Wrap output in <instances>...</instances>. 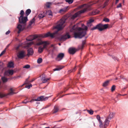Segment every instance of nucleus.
Segmentation results:
<instances>
[{"instance_id":"f257e3e1","label":"nucleus","mask_w":128,"mask_h":128,"mask_svg":"<svg viewBox=\"0 0 128 128\" xmlns=\"http://www.w3.org/2000/svg\"><path fill=\"white\" fill-rule=\"evenodd\" d=\"M66 20V18H63L59 21L57 25L54 27V29H56V30L53 33H51L50 32H48L45 34L38 35H31L27 38L26 40L28 41H31L36 38H38L39 40L40 38L50 37L52 38H55L60 41H64L67 39L70 38V36L68 33L63 35L60 36L58 35V32L62 30L64 27V24Z\"/></svg>"},{"instance_id":"f03ea898","label":"nucleus","mask_w":128,"mask_h":128,"mask_svg":"<svg viewBox=\"0 0 128 128\" xmlns=\"http://www.w3.org/2000/svg\"><path fill=\"white\" fill-rule=\"evenodd\" d=\"M18 20L20 24L18 25L17 28L18 30L17 33L19 34L25 28L26 22L28 20L27 16L19 17L18 18Z\"/></svg>"},{"instance_id":"7ed1b4c3","label":"nucleus","mask_w":128,"mask_h":128,"mask_svg":"<svg viewBox=\"0 0 128 128\" xmlns=\"http://www.w3.org/2000/svg\"><path fill=\"white\" fill-rule=\"evenodd\" d=\"M82 28H79L78 31L74 33V36L76 38H81L84 36L86 34V32L84 30H87L88 28L87 26H84V24L82 25Z\"/></svg>"},{"instance_id":"20e7f679","label":"nucleus","mask_w":128,"mask_h":128,"mask_svg":"<svg viewBox=\"0 0 128 128\" xmlns=\"http://www.w3.org/2000/svg\"><path fill=\"white\" fill-rule=\"evenodd\" d=\"M89 6L86 4H84L80 6L79 8H83V9L81 10L76 13L73 15L72 18L74 19L75 18L79 16L81 14L84 12L88 10V8H89Z\"/></svg>"},{"instance_id":"39448f33","label":"nucleus","mask_w":128,"mask_h":128,"mask_svg":"<svg viewBox=\"0 0 128 128\" xmlns=\"http://www.w3.org/2000/svg\"><path fill=\"white\" fill-rule=\"evenodd\" d=\"M108 24H99L96 25L97 28L100 31H102L103 30L106 29L108 27Z\"/></svg>"},{"instance_id":"423d86ee","label":"nucleus","mask_w":128,"mask_h":128,"mask_svg":"<svg viewBox=\"0 0 128 128\" xmlns=\"http://www.w3.org/2000/svg\"><path fill=\"white\" fill-rule=\"evenodd\" d=\"M42 44H44L43 47L44 49L45 48H46V46L49 44V43L47 41H42L40 39L36 43V44L37 45H40Z\"/></svg>"},{"instance_id":"0eeeda50","label":"nucleus","mask_w":128,"mask_h":128,"mask_svg":"<svg viewBox=\"0 0 128 128\" xmlns=\"http://www.w3.org/2000/svg\"><path fill=\"white\" fill-rule=\"evenodd\" d=\"M25 52L24 50H21L17 54V56L18 58L22 59L26 56Z\"/></svg>"},{"instance_id":"6e6552de","label":"nucleus","mask_w":128,"mask_h":128,"mask_svg":"<svg viewBox=\"0 0 128 128\" xmlns=\"http://www.w3.org/2000/svg\"><path fill=\"white\" fill-rule=\"evenodd\" d=\"M48 98V97L44 98V96H41L40 97H38L35 100L34 99H32L30 101V102H32L34 101H45L47 100Z\"/></svg>"},{"instance_id":"1a4fd4ad","label":"nucleus","mask_w":128,"mask_h":128,"mask_svg":"<svg viewBox=\"0 0 128 128\" xmlns=\"http://www.w3.org/2000/svg\"><path fill=\"white\" fill-rule=\"evenodd\" d=\"M64 56V54L62 53H59L56 58V60L58 61H60L62 60Z\"/></svg>"},{"instance_id":"9d476101","label":"nucleus","mask_w":128,"mask_h":128,"mask_svg":"<svg viewBox=\"0 0 128 128\" xmlns=\"http://www.w3.org/2000/svg\"><path fill=\"white\" fill-rule=\"evenodd\" d=\"M69 8L68 6H66L63 8H62L59 11V13L60 14H62L67 11Z\"/></svg>"},{"instance_id":"9b49d317","label":"nucleus","mask_w":128,"mask_h":128,"mask_svg":"<svg viewBox=\"0 0 128 128\" xmlns=\"http://www.w3.org/2000/svg\"><path fill=\"white\" fill-rule=\"evenodd\" d=\"M50 79V78L46 77L44 75H43L42 76L41 80L42 82L43 83H45L46 82Z\"/></svg>"},{"instance_id":"f8f14e48","label":"nucleus","mask_w":128,"mask_h":128,"mask_svg":"<svg viewBox=\"0 0 128 128\" xmlns=\"http://www.w3.org/2000/svg\"><path fill=\"white\" fill-rule=\"evenodd\" d=\"M77 50L74 48H69L68 52L70 54H73L76 52Z\"/></svg>"},{"instance_id":"ddd939ff","label":"nucleus","mask_w":128,"mask_h":128,"mask_svg":"<svg viewBox=\"0 0 128 128\" xmlns=\"http://www.w3.org/2000/svg\"><path fill=\"white\" fill-rule=\"evenodd\" d=\"M110 120L106 118L104 122V128H106L109 125Z\"/></svg>"},{"instance_id":"4468645a","label":"nucleus","mask_w":128,"mask_h":128,"mask_svg":"<svg viewBox=\"0 0 128 128\" xmlns=\"http://www.w3.org/2000/svg\"><path fill=\"white\" fill-rule=\"evenodd\" d=\"M47 15V12H44L43 13L40 14L38 16V18L40 19H42Z\"/></svg>"},{"instance_id":"2eb2a0df","label":"nucleus","mask_w":128,"mask_h":128,"mask_svg":"<svg viewBox=\"0 0 128 128\" xmlns=\"http://www.w3.org/2000/svg\"><path fill=\"white\" fill-rule=\"evenodd\" d=\"M33 53L34 52L32 48H30L28 50V56H29L30 55H32L33 54Z\"/></svg>"},{"instance_id":"dca6fc26","label":"nucleus","mask_w":128,"mask_h":128,"mask_svg":"<svg viewBox=\"0 0 128 128\" xmlns=\"http://www.w3.org/2000/svg\"><path fill=\"white\" fill-rule=\"evenodd\" d=\"M59 108L57 106H55L53 110L52 111V113H55L57 112L59 110Z\"/></svg>"},{"instance_id":"f3484780","label":"nucleus","mask_w":128,"mask_h":128,"mask_svg":"<svg viewBox=\"0 0 128 128\" xmlns=\"http://www.w3.org/2000/svg\"><path fill=\"white\" fill-rule=\"evenodd\" d=\"M94 21V20L92 19H90L87 22V25L88 26H90L92 25V23Z\"/></svg>"},{"instance_id":"a211bd4d","label":"nucleus","mask_w":128,"mask_h":128,"mask_svg":"<svg viewBox=\"0 0 128 128\" xmlns=\"http://www.w3.org/2000/svg\"><path fill=\"white\" fill-rule=\"evenodd\" d=\"M8 73L10 75H12L13 74L14 71L12 70H9L8 71L4 73V74L7 75V74Z\"/></svg>"},{"instance_id":"6ab92c4d","label":"nucleus","mask_w":128,"mask_h":128,"mask_svg":"<svg viewBox=\"0 0 128 128\" xmlns=\"http://www.w3.org/2000/svg\"><path fill=\"white\" fill-rule=\"evenodd\" d=\"M114 114L113 113H110L109 115L106 118L110 120L112 118H113Z\"/></svg>"},{"instance_id":"aec40b11","label":"nucleus","mask_w":128,"mask_h":128,"mask_svg":"<svg viewBox=\"0 0 128 128\" xmlns=\"http://www.w3.org/2000/svg\"><path fill=\"white\" fill-rule=\"evenodd\" d=\"M64 66H60L58 67H57L56 68L54 69V71H56V70H60L62 69Z\"/></svg>"},{"instance_id":"412c9836","label":"nucleus","mask_w":128,"mask_h":128,"mask_svg":"<svg viewBox=\"0 0 128 128\" xmlns=\"http://www.w3.org/2000/svg\"><path fill=\"white\" fill-rule=\"evenodd\" d=\"M110 81V80H108L105 81L103 84V86L105 87L107 86L108 85L109 82Z\"/></svg>"},{"instance_id":"4be33fe9","label":"nucleus","mask_w":128,"mask_h":128,"mask_svg":"<svg viewBox=\"0 0 128 128\" xmlns=\"http://www.w3.org/2000/svg\"><path fill=\"white\" fill-rule=\"evenodd\" d=\"M31 12V10L30 9H28L26 10L25 12L26 16H27L30 14Z\"/></svg>"},{"instance_id":"5701e85b","label":"nucleus","mask_w":128,"mask_h":128,"mask_svg":"<svg viewBox=\"0 0 128 128\" xmlns=\"http://www.w3.org/2000/svg\"><path fill=\"white\" fill-rule=\"evenodd\" d=\"M35 18H33L32 19L30 22L29 24L28 25V27H29L33 23H34L35 21Z\"/></svg>"},{"instance_id":"b1692460","label":"nucleus","mask_w":128,"mask_h":128,"mask_svg":"<svg viewBox=\"0 0 128 128\" xmlns=\"http://www.w3.org/2000/svg\"><path fill=\"white\" fill-rule=\"evenodd\" d=\"M76 66H75L73 69L69 70L68 71V73L69 74L72 72H74L76 71Z\"/></svg>"},{"instance_id":"393cba45","label":"nucleus","mask_w":128,"mask_h":128,"mask_svg":"<svg viewBox=\"0 0 128 128\" xmlns=\"http://www.w3.org/2000/svg\"><path fill=\"white\" fill-rule=\"evenodd\" d=\"M86 41L85 40L82 41V45L80 47V48L82 49L84 47V45L86 44Z\"/></svg>"},{"instance_id":"a878e982","label":"nucleus","mask_w":128,"mask_h":128,"mask_svg":"<svg viewBox=\"0 0 128 128\" xmlns=\"http://www.w3.org/2000/svg\"><path fill=\"white\" fill-rule=\"evenodd\" d=\"M4 64L1 61H0V70H3L4 68Z\"/></svg>"},{"instance_id":"bb28decb","label":"nucleus","mask_w":128,"mask_h":128,"mask_svg":"<svg viewBox=\"0 0 128 128\" xmlns=\"http://www.w3.org/2000/svg\"><path fill=\"white\" fill-rule=\"evenodd\" d=\"M1 79L3 82H6L8 80V79L4 76L2 77Z\"/></svg>"},{"instance_id":"cd10ccee","label":"nucleus","mask_w":128,"mask_h":128,"mask_svg":"<svg viewBox=\"0 0 128 128\" xmlns=\"http://www.w3.org/2000/svg\"><path fill=\"white\" fill-rule=\"evenodd\" d=\"M52 2H46L45 5L47 8H49L50 5H52Z\"/></svg>"},{"instance_id":"c85d7f7f","label":"nucleus","mask_w":128,"mask_h":128,"mask_svg":"<svg viewBox=\"0 0 128 128\" xmlns=\"http://www.w3.org/2000/svg\"><path fill=\"white\" fill-rule=\"evenodd\" d=\"M100 11L97 10H96L95 11L92 12L91 13V15H94L98 14Z\"/></svg>"},{"instance_id":"c756f323","label":"nucleus","mask_w":128,"mask_h":128,"mask_svg":"<svg viewBox=\"0 0 128 128\" xmlns=\"http://www.w3.org/2000/svg\"><path fill=\"white\" fill-rule=\"evenodd\" d=\"M8 67L10 68L14 67V64L12 62H10L8 63Z\"/></svg>"},{"instance_id":"7c9ffc66","label":"nucleus","mask_w":128,"mask_h":128,"mask_svg":"<svg viewBox=\"0 0 128 128\" xmlns=\"http://www.w3.org/2000/svg\"><path fill=\"white\" fill-rule=\"evenodd\" d=\"M10 92L8 94V95H11L14 94H15V93L13 92V90L12 88H10Z\"/></svg>"},{"instance_id":"2f4dec72","label":"nucleus","mask_w":128,"mask_h":128,"mask_svg":"<svg viewBox=\"0 0 128 128\" xmlns=\"http://www.w3.org/2000/svg\"><path fill=\"white\" fill-rule=\"evenodd\" d=\"M99 126L100 128H104V124L102 123V121L99 122Z\"/></svg>"},{"instance_id":"473e14b6","label":"nucleus","mask_w":128,"mask_h":128,"mask_svg":"<svg viewBox=\"0 0 128 128\" xmlns=\"http://www.w3.org/2000/svg\"><path fill=\"white\" fill-rule=\"evenodd\" d=\"M45 12H47V14H48V15L52 16V12L50 10H48L47 11H45Z\"/></svg>"},{"instance_id":"72a5a7b5","label":"nucleus","mask_w":128,"mask_h":128,"mask_svg":"<svg viewBox=\"0 0 128 128\" xmlns=\"http://www.w3.org/2000/svg\"><path fill=\"white\" fill-rule=\"evenodd\" d=\"M44 48L41 46L39 47L38 50V52L39 53H41L43 51Z\"/></svg>"},{"instance_id":"f704fd0d","label":"nucleus","mask_w":128,"mask_h":128,"mask_svg":"<svg viewBox=\"0 0 128 128\" xmlns=\"http://www.w3.org/2000/svg\"><path fill=\"white\" fill-rule=\"evenodd\" d=\"M65 1L69 4H70L73 3L74 0H65Z\"/></svg>"},{"instance_id":"c9c22d12","label":"nucleus","mask_w":128,"mask_h":128,"mask_svg":"<svg viewBox=\"0 0 128 128\" xmlns=\"http://www.w3.org/2000/svg\"><path fill=\"white\" fill-rule=\"evenodd\" d=\"M24 12L23 10H21L20 12V17H24Z\"/></svg>"},{"instance_id":"e433bc0d","label":"nucleus","mask_w":128,"mask_h":128,"mask_svg":"<svg viewBox=\"0 0 128 128\" xmlns=\"http://www.w3.org/2000/svg\"><path fill=\"white\" fill-rule=\"evenodd\" d=\"M87 111L90 114L92 115L93 114L94 111L91 110H87Z\"/></svg>"},{"instance_id":"4c0bfd02","label":"nucleus","mask_w":128,"mask_h":128,"mask_svg":"<svg viewBox=\"0 0 128 128\" xmlns=\"http://www.w3.org/2000/svg\"><path fill=\"white\" fill-rule=\"evenodd\" d=\"M42 58H40L37 60V62L38 64H40L42 62Z\"/></svg>"},{"instance_id":"58836bf2","label":"nucleus","mask_w":128,"mask_h":128,"mask_svg":"<svg viewBox=\"0 0 128 128\" xmlns=\"http://www.w3.org/2000/svg\"><path fill=\"white\" fill-rule=\"evenodd\" d=\"M30 66L28 64H26L23 67V68H30Z\"/></svg>"},{"instance_id":"ea45409f","label":"nucleus","mask_w":128,"mask_h":128,"mask_svg":"<svg viewBox=\"0 0 128 128\" xmlns=\"http://www.w3.org/2000/svg\"><path fill=\"white\" fill-rule=\"evenodd\" d=\"M103 21L106 22H108L109 21V20L108 18H105L103 19Z\"/></svg>"},{"instance_id":"a19ab883","label":"nucleus","mask_w":128,"mask_h":128,"mask_svg":"<svg viewBox=\"0 0 128 128\" xmlns=\"http://www.w3.org/2000/svg\"><path fill=\"white\" fill-rule=\"evenodd\" d=\"M96 118L98 121L99 122L102 121L100 120V117L99 115H97L96 116Z\"/></svg>"},{"instance_id":"79ce46f5","label":"nucleus","mask_w":128,"mask_h":128,"mask_svg":"<svg viewBox=\"0 0 128 128\" xmlns=\"http://www.w3.org/2000/svg\"><path fill=\"white\" fill-rule=\"evenodd\" d=\"M116 88V86L114 85H113L111 88V91L112 92H113L115 90Z\"/></svg>"},{"instance_id":"37998d69","label":"nucleus","mask_w":128,"mask_h":128,"mask_svg":"<svg viewBox=\"0 0 128 128\" xmlns=\"http://www.w3.org/2000/svg\"><path fill=\"white\" fill-rule=\"evenodd\" d=\"M6 52V49L2 51L0 54V57L4 54Z\"/></svg>"},{"instance_id":"c03bdc74","label":"nucleus","mask_w":128,"mask_h":128,"mask_svg":"<svg viewBox=\"0 0 128 128\" xmlns=\"http://www.w3.org/2000/svg\"><path fill=\"white\" fill-rule=\"evenodd\" d=\"M32 85L31 84H29L26 85V87L28 89H29L30 87H32Z\"/></svg>"},{"instance_id":"a18cd8bd","label":"nucleus","mask_w":128,"mask_h":128,"mask_svg":"<svg viewBox=\"0 0 128 128\" xmlns=\"http://www.w3.org/2000/svg\"><path fill=\"white\" fill-rule=\"evenodd\" d=\"M30 102V101H28V100H27L26 99H25L22 102L24 103L25 104H26L28 102Z\"/></svg>"},{"instance_id":"49530a36","label":"nucleus","mask_w":128,"mask_h":128,"mask_svg":"<svg viewBox=\"0 0 128 128\" xmlns=\"http://www.w3.org/2000/svg\"><path fill=\"white\" fill-rule=\"evenodd\" d=\"M50 48H52L53 50H54L55 49V47L53 44H52L49 47V49H50Z\"/></svg>"},{"instance_id":"de8ad7c7","label":"nucleus","mask_w":128,"mask_h":128,"mask_svg":"<svg viewBox=\"0 0 128 128\" xmlns=\"http://www.w3.org/2000/svg\"><path fill=\"white\" fill-rule=\"evenodd\" d=\"M5 96V95L4 94H3L0 93V97L1 98H2Z\"/></svg>"},{"instance_id":"09e8293b","label":"nucleus","mask_w":128,"mask_h":128,"mask_svg":"<svg viewBox=\"0 0 128 128\" xmlns=\"http://www.w3.org/2000/svg\"><path fill=\"white\" fill-rule=\"evenodd\" d=\"M96 29H97L96 26L92 28L91 29V30H93Z\"/></svg>"},{"instance_id":"8fccbe9b","label":"nucleus","mask_w":128,"mask_h":128,"mask_svg":"<svg viewBox=\"0 0 128 128\" xmlns=\"http://www.w3.org/2000/svg\"><path fill=\"white\" fill-rule=\"evenodd\" d=\"M33 42H30L29 43H28L27 44V46H31Z\"/></svg>"},{"instance_id":"3c124183","label":"nucleus","mask_w":128,"mask_h":128,"mask_svg":"<svg viewBox=\"0 0 128 128\" xmlns=\"http://www.w3.org/2000/svg\"><path fill=\"white\" fill-rule=\"evenodd\" d=\"M121 78L123 79L124 80L126 81L127 82V81H128V80H127V78H126L124 77H122V78Z\"/></svg>"},{"instance_id":"603ef678","label":"nucleus","mask_w":128,"mask_h":128,"mask_svg":"<svg viewBox=\"0 0 128 128\" xmlns=\"http://www.w3.org/2000/svg\"><path fill=\"white\" fill-rule=\"evenodd\" d=\"M50 104L47 105H46V106H44V108H48V107L49 106H50Z\"/></svg>"},{"instance_id":"864d4df0","label":"nucleus","mask_w":128,"mask_h":128,"mask_svg":"<svg viewBox=\"0 0 128 128\" xmlns=\"http://www.w3.org/2000/svg\"><path fill=\"white\" fill-rule=\"evenodd\" d=\"M112 58H114V60H116L117 61L118 60V58H116L114 56H113V57H112Z\"/></svg>"},{"instance_id":"5fc2aeb1","label":"nucleus","mask_w":128,"mask_h":128,"mask_svg":"<svg viewBox=\"0 0 128 128\" xmlns=\"http://www.w3.org/2000/svg\"><path fill=\"white\" fill-rule=\"evenodd\" d=\"M10 32V31L9 30H8V31H7L6 33V35H8L9 34Z\"/></svg>"},{"instance_id":"6e6d98bb","label":"nucleus","mask_w":128,"mask_h":128,"mask_svg":"<svg viewBox=\"0 0 128 128\" xmlns=\"http://www.w3.org/2000/svg\"><path fill=\"white\" fill-rule=\"evenodd\" d=\"M122 6L121 4L120 3L117 6V8H119L121 7Z\"/></svg>"},{"instance_id":"4d7b16f0","label":"nucleus","mask_w":128,"mask_h":128,"mask_svg":"<svg viewBox=\"0 0 128 128\" xmlns=\"http://www.w3.org/2000/svg\"><path fill=\"white\" fill-rule=\"evenodd\" d=\"M119 15L120 16V19L122 20V14L121 13Z\"/></svg>"},{"instance_id":"13d9d810","label":"nucleus","mask_w":128,"mask_h":128,"mask_svg":"<svg viewBox=\"0 0 128 128\" xmlns=\"http://www.w3.org/2000/svg\"><path fill=\"white\" fill-rule=\"evenodd\" d=\"M29 82H29L28 81V79H27L26 81V84H28Z\"/></svg>"},{"instance_id":"bf43d9fd","label":"nucleus","mask_w":128,"mask_h":128,"mask_svg":"<svg viewBox=\"0 0 128 128\" xmlns=\"http://www.w3.org/2000/svg\"><path fill=\"white\" fill-rule=\"evenodd\" d=\"M68 89V88H65L64 89V92H65Z\"/></svg>"},{"instance_id":"052dcab7","label":"nucleus","mask_w":128,"mask_h":128,"mask_svg":"<svg viewBox=\"0 0 128 128\" xmlns=\"http://www.w3.org/2000/svg\"><path fill=\"white\" fill-rule=\"evenodd\" d=\"M10 44H8L6 46V48H5V49H6V48H8L9 46H10Z\"/></svg>"},{"instance_id":"680f3d73","label":"nucleus","mask_w":128,"mask_h":128,"mask_svg":"<svg viewBox=\"0 0 128 128\" xmlns=\"http://www.w3.org/2000/svg\"><path fill=\"white\" fill-rule=\"evenodd\" d=\"M34 80H35L34 79H33L32 80H31V81H30V82H33V81H34Z\"/></svg>"},{"instance_id":"e2e57ef3","label":"nucleus","mask_w":128,"mask_h":128,"mask_svg":"<svg viewBox=\"0 0 128 128\" xmlns=\"http://www.w3.org/2000/svg\"><path fill=\"white\" fill-rule=\"evenodd\" d=\"M19 48V46H18L16 48V50H18V48Z\"/></svg>"},{"instance_id":"0e129e2a","label":"nucleus","mask_w":128,"mask_h":128,"mask_svg":"<svg viewBox=\"0 0 128 128\" xmlns=\"http://www.w3.org/2000/svg\"><path fill=\"white\" fill-rule=\"evenodd\" d=\"M63 92H64L62 91L60 92V93H59V94H58V95H59L60 94H61L62 93H63Z\"/></svg>"},{"instance_id":"69168bd1","label":"nucleus","mask_w":128,"mask_h":128,"mask_svg":"<svg viewBox=\"0 0 128 128\" xmlns=\"http://www.w3.org/2000/svg\"><path fill=\"white\" fill-rule=\"evenodd\" d=\"M119 0H116V3H117L118 2Z\"/></svg>"},{"instance_id":"338daca9","label":"nucleus","mask_w":128,"mask_h":128,"mask_svg":"<svg viewBox=\"0 0 128 128\" xmlns=\"http://www.w3.org/2000/svg\"><path fill=\"white\" fill-rule=\"evenodd\" d=\"M126 88H124L122 89V90H124V89H126Z\"/></svg>"},{"instance_id":"774afa93","label":"nucleus","mask_w":128,"mask_h":128,"mask_svg":"<svg viewBox=\"0 0 128 128\" xmlns=\"http://www.w3.org/2000/svg\"><path fill=\"white\" fill-rule=\"evenodd\" d=\"M58 45H59V46H60L61 45V44L60 43H59L58 44Z\"/></svg>"}]
</instances>
